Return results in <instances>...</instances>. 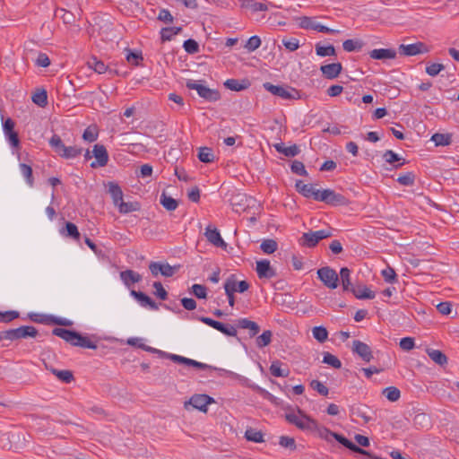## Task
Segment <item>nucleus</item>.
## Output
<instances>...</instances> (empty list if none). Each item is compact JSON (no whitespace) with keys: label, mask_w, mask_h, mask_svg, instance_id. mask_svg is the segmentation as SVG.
<instances>
[{"label":"nucleus","mask_w":459,"mask_h":459,"mask_svg":"<svg viewBox=\"0 0 459 459\" xmlns=\"http://www.w3.org/2000/svg\"><path fill=\"white\" fill-rule=\"evenodd\" d=\"M52 333L73 346L84 349H97V344L94 342L88 336H83L76 331L56 327L52 330Z\"/></svg>","instance_id":"1"},{"label":"nucleus","mask_w":459,"mask_h":459,"mask_svg":"<svg viewBox=\"0 0 459 459\" xmlns=\"http://www.w3.org/2000/svg\"><path fill=\"white\" fill-rule=\"evenodd\" d=\"M49 145L57 153L60 157L64 159H74L77 156L81 155L82 149L76 145L74 146H65L61 139V137L57 134H53V136L49 140Z\"/></svg>","instance_id":"2"},{"label":"nucleus","mask_w":459,"mask_h":459,"mask_svg":"<svg viewBox=\"0 0 459 459\" xmlns=\"http://www.w3.org/2000/svg\"><path fill=\"white\" fill-rule=\"evenodd\" d=\"M288 422L295 425L302 430H312L317 427L316 421L306 415L300 409L298 411H290L285 414Z\"/></svg>","instance_id":"3"},{"label":"nucleus","mask_w":459,"mask_h":459,"mask_svg":"<svg viewBox=\"0 0 459 459\" xmlns=\"http://www.w3.org/2000/svg\"><path fill=\"white\" fill-rule=\"evenodd\" d=\"M37 335L38 330L34 326L22 325L18 328L0 332V340H7L13 342L20 339H25L28 337L34 338Z\"/></svg>","instance_id":"4"},{"label":"nucleus","mask_w":459,"mask_h":459,"mask_svg":"<svg viewBox=\"0 0 459 459\" xmlns=\"http://www.w3.org/2000/svg\"><path fill=\"white\" fill-rule=\"evenodd\" d=\"M186 87L189 90L196 91L201 98L208 101H217L221 98V94L217 90L210 89L194 80H187Z\"/></svg>","instance_id":"5"},{"label":"nucleus","mask_w":459,"mask_h":459,"mask_svg":"<svg viewBox=\"0 0 459 459\" xmlns=\"http://www.w3.org/2000/svg\"><path fill=\"white\" fill-rule=\"evenodd\" d=\"M316 201L324 202L332 206H344L349 204V200L343 195L336 193L330 188L320 190Z\"/></svg>","instance_id":"6"},{"label":"nucleus","mask_w":459,"mask_h":459,"mask_svg":"<svg viewBox=\"0 0 459 459\" xmlns=\"http://www.w3.org/2000/svg\"><path fill=\"white\" fill-rule=\"evenodd\" d=\"M331 236L332 232L330 230L308 231L302 234L299 239V243L302 247H314L320 240L330 238Z\"/></svg>","instance_id":"7"},{"label":"nucleus","mask_w":459,"mask_h":459,"mask_svg":"<svg viewBox=\"0 0 459 459\" xmlns=\"http://www.w3.org/2000/svg\"><path fill=\"white\" fill-rule=\"evenodd\" d=\"M263 86L267 91L282 100H297L299 98V91L292 87L274 85L271 82H264Z\"/></svg>","instance_id":"8"},{"label":"nucleus","mask_w":459,"mask_h":459,"mask_svg":"<svg viewBox=\"0 0 459 459\" xmlns=\"http://www.w3.org/2000/svg\"><path fill=\"white\" fill-rule=\"evenodd\" d=\"M156 354L160 358L169 359L170 360H172L175 363L183 364L186 367H193L197 369H206L209 368V366L207 364H204V363H202V362H199L195 359H188V358H186V357H183L180 355L168 353V352L160 351V350H158V352H156Z\"/></svg>","instance_id":"9"},{"label":"nucleus","mask_w":459,"mask_h":459,"mask_svg":"<svg viewBox=\"0 0 459 459\" xmlns=\"http://www.w3.org/2000/svg\"><path fill=\"white\" fill-rule=\"evenodd\" d=\"M398 49L399 53L405 56H413L420 54H426L430 51V48L421 41H417L412 44H401Z\"/></svg>","instance_id":"10"},{"label":"nucleus","mask_w":459,"mask_h":459,"mask_svg":"<svg viewBox=\"0 0 459 459\" xmlns=\"http://www.w3.org/2000/svg\"><path fill=\"white\" fill-rule=\"evenodd\" d=\"M213 402V398L207 394H195L185 403L184 407L186 410H189V406H192L194 409L206 412L208 410L207 406Z\"/></svg>","instance_id":"11"},{"label":"nucleus","mask_w":459,"mask_h":459,"mask_svg":"<svg viewBox=\"0 0 459 459\" xmlns=\"http://www.w3.org/2000/svg\"><path fill=\"white\" fill-rule=\"evenodd\" d=\"M317 275L321 281L329 289H336L339 276L335 270L325 266L317 270Z\"/></svg>","instance_id":"12"},{"label":"nucleus","mask_w":459,"mask_h":459,"mask_svg":"<svg viewBox=\"0 0 459 459\" xmlns=\"http://www.w3.org/2000/svg\"><path fill=\"white\" fill-rule=\"evenodd\" d=\"M200 321L204 323L205 325L216 329L217 331L222 333L223 334L230 337H234L237 335V329L234 325L229 324H223L221 322L216 321L212 318L202 316L200 317Z\"/></svg>","instance_id":"13"},{"label":"nucleus","mask_w":459,"mask_h":459,"mask_svg":"<svg viewBox=\"0 0 459 459\" xmlns=\"http://www.w3.org/2000/svg\"><path fill=\"white\" fill-rule=\"evenodd\" d=\"M92 155L95 161L91 163L92 169L105 167L108 162V153L106 147L102 144H95L92 149Z\"/></svg>","instance_id":"14"},{"label":"nucleus","mask_w":459,"mask_h":459,"mask_svg":"<svg viewBox=\"0 0 459 459\" xmlns=\"http://www.w3.org/2000/svg\"><path fill=\"white\" fill-rule=\"evenodd\" d=\"M325 431L327 432L330 436L333 437L336 441H338L340 444H342L346 448L351 450L352 452H355V453H358V454H360L363 455H367V456L370 455V452L364 450L363 448L353 444L351 441H350L344 436L340 435L335 432H333L327 429H325Z\"/></svg>","instance_id":"15"},{"label":"nucleus","mask_w":459,"mask_h":459,"mask_svg":"<svg viewBox=\"0 0 459 459\" xmlns=\"http://www.w3.org/2000/svg\"><path fill=\"white\" fill-rule=\"evenodd\" d=\"M15 124L13 120L10 117L5 119L3 123V129L4 135L8 139L10 144L14 147L18 148L20 145V140L18 134L14 131Z\"/></svg>","instance_id":"16"},{"label":"nucleus","mask_w":459,"mask_h":459,"mask_svg":"<svg viewBox=\"0 0 459 459\" xmlns=\"http://www.w3.org/2000/svg\"><path fill=\"white\" fill-rule=\"evenodd\" d=\"M351 351L353 353L359 356L365 362H369L373 359L371 348L365 342L359 340L352 342Z\"/></svg>","instance_id":"17"},{"label":"nucleus","mask_w":459,"mask_h":459,"mask_svg":"<svg viewBox=\"0 0 459 459\" xmlns=\"http://www.w3.org/2000/svg\"><path fill=\"white\" fill-rule=\"evenodd\" d=\"M149 269L154 277L158 276L160 273L165 277H171L176 273V268L172 267L168 263L151 262Z\"/></svg>","instance_id":"18"},{"label":"nucleus","mask_w":459,"mask_h":459,"mask_svg":"<svg viewBox=\"0 0 459 459\" xmlns=\"http://www.w3.org/2000/svg\"><path fill=\"white\" fill-rule=\"evenodd\" d=\"M255 271L259 279H272L276 276L275 270L267 259L256 261Z\"/></svg>","instance_id":"19"},{"label":"nucleus","mask_w":459,"mask_h":459,"mask_svg":"<svg viewBox=\"0 0 459 459\" xmlns=\"http://www.w3.org/2000/svg\"><path fill=\"white\" fill-rule=\"evenodd\" d=\"M369 56L374 60L385 62L397 57V51L394 48H375L368 53Z\"/></svg>","instance_id":"20"},{"label":"nucleus","mask_w":459,"mask_h":459,"mask_svg":"<svg viewBox=\"0 0 459 459\" xmlns=\"http://www.w3.org/2000/svg\"><path fill=\"white\" fill-rule=\"evenodd\" d=\"M296 190L306 198H313L316 201L320 190L316 189L312 184H305L302 180H297L295 184Z\"/></svg>","instance_id":"21"},{"label":"nucleus","mask_w":459,"mask_h":459,"mask_svg":"<svg viewBox=\"0 0 459 459\" xmlns=\"http://www.w3.org/2000/svg\"><path fill=\"white\" fill-rule=\"evenodd\" d=\"M320 70L326 79L333 80L339 76L342 70V65L341 63H332L322 65Z\"/></svg>","instance_id":"22"},{"label":"nucleus","mask_w":459,"mask_h":459,"mask_svg":"<svg viewBox=\"0 0 459 459\" xmlns=\"http://www.w3.org/2000/svg\"><path fill=\"white\" fill-rule=\"evenodd\" d=\"M247 11L256 20L259 19V13L267 11V4L261 2L248 0L244 4Z\"/></svg>","instance_id":"23"},{"label":"nucleus","mask_w":459,"mask_h":459,"mask_svg":"<svg viewBox=\"0 0 459 459\" xmlns=\"http://www.w3.org/2000/svg\"><path fill=\"white\" fill-rule=\"evenodd\" d=\"M204 235L207 238V240L214 245L215 247H226V243L222 239L220 232L216 228H212L211 226H208L205 229Z\"/></svg>","instance_id":"24"},{"label":"nucleus","mask_w":459,"mask_h":459,"mask_svg":"<svg viewBox=\"0 0 459 459\" xmlns=\"http://www.w3.org/2000/svg\"><path fill=\"white\" fill-rule=\"evenodd\" d=\"M131 296H133L137 301L140 303L142 307H149L152 310H157L158 306L157 304L146 294L141 291H136L134 290H132L130 291Z\"/></svg>","instance_id":"25"},{"label":"nucleus","mask_w":459,"mask_h":459,"mask_svg":"<svg viewBox=\"0 0 459 459\" xmlns=\"http://www.w3.org/2000/svg\"><path fill=\"white\" fill-rule=\"evenodd\" d=\"M296 22V25L300 29H328L326 26L317 22L315 19L307 16L297 18Z\"/></svg>","instance_id":"26"},{"label":"nucleus","mask_w":459,"mask_h":459,"mask_svg":"<svg viewBox=\"0 0 459 459\" xmlns=\"http://www.w3.org/2000/svg\"><path fill=\"white\" fill-rule=\"evenodd\" d=\"M120 279L126 287L130 288L134 283L141 281L142 276L138 273L128 269L120 273Z\"/></svg>","instance_id":"27"},{"label":"nucleus","mask_w":459,"mask_h":459,"mask_svg":"<svg viewBox=\"0 0 459 459\" xmlns=\"http://www.w3.org/2000/svg\"><path fill=\"white\" fill-rule=\"evenodd\" d=\"M237 326L238 328L242 329H247L249 330V336L254 337L255 336L259 331L260 326L254 321H251L247 318H240L237 321Z\"/></svg>","instance_id":"28"},{"label":"nucleus","mask_w":459,"mask_h":459,"mask_svg":"<svg viewBox=\"0 0 459 459\" xmlns=\"http://www.w3.org/2000/svg\"><path fill=\"white\" fill-rule=\"evenodd\" d=\"M351 292L359 299H373L376 297L375 292L364 285L355 286Z\"/></svg>","instance_id":"29"},{"label":"nucleus","mask_w":459,"mask_h":459,"mask_svg":"<svg viewBox=\"0 0 459 459\" xmlns=\"http://www.w3.org/2000/svg\"><path fill=\"white\" fill-rule=\"evenodd\" d=\"M351 270L347 267H342L340 270V279L344 291H351L355 287L351 282Z\"/></svg>","instance_id":"30"},{"label":"nucleus","mask_w":459,"mask_h":459,"mask_svg":"<svg viewBox=\"0 0 459 459\" xmlns=\"http://www.w3.org/2000/svg\"><path fill=\"white\" fill-rule=\"evenodd\" d=\"M275 150L286 157H295L299 153V149L296 144L286 147L283 143H278L273 145Z\"/></svg>","instance_id":"31"},{"label":"nucleus","mask_w":459,"mask_h":459,"mask_svg":"<svg viewBox=\"0 0 459 459\" xmlns=\"http://www.w3.org/2000/svg\"><path fill=\"white\" fill-rule=\"evenodd\" d=\"M453 134L450 133L441 134L435 133L430 141H432L436 146H448L452 143Z\"/></svg>","instance_id":"32"},{"label":"nucleus","mask_w":459,"mask_h":459,"mask_svg":"<svg viewBox=\"0 0 459 459\" xmlns=\"http://www.w3.org/2000/svg\"><path fill=\"white\" fill-rule=\"evenodd\" d=\"M427 354L439 366H444L447 363V357L439 350L427 349Z\"/></svg>","instance_id":"33"},{"label":"nucleus","mask_w":459,"mask_h":459,"mask_svg":"<svg viewBox=\"0 0 459 459\" xmlns=\"http://www.w3.org/2000/svg\"><path fill=\"white\" fill-rule=\"evenodd\" d=\"M269 370L270 373L276 377H287L290 374L288 368H281V362L280 360L273 361Z\"/></svg>","instance_id":"34"},{"label":"nucleus","mask_w":459,"mask_h":459,"mask_svg":"<svg viewBox=\"0 0 459 459\" xmlns=\"http://www.w3.org/2000/svg\"><path fill=\"white\" fill-rule=\"evenodd\" d=\"M61 234L72 238L75 241H79L81 238V234L78 230L77 226L73 222H66L65 229L61 230Z\"/></svg>","instance_id":"35"},{"label":"nucleus","mask_w":459,"mask_h":459,"mask_svg":"<svg viewBox=\"0 0 459 459\" xmlns=\"http://www.w3.org/2000/svg\"><path fill=\"white\" fill-rule=\"evenodd\" d=\"M99 137V129L96 125L89 126L82 134V139L88 143L95 142Z\"/></svg>","instance_id":"36"},{"label":"nucleus","mask_w":459,"mask_h":459,"mask_svg":"<svg viewBox=\"0 0 459 459\" xmlns=\"http://www.w3.org/2000/svg\"><path fill=\"white\" fill-rule=\"evenodd\" d=\"M32 101L40 108H44L48 105V93L44 89L38 90L32 95Z\"/></svg>","instance_id":"37"},{"label":"nucleus","mask_w":459,"mask_h":459,"mask_svg":"<svg viewBox=\"0 0 459 459\" xmlns=\"http://www.w3.org/2000/svg\"><path fill=\"white\" fill-rule=\"evenodd\" d=\"M224 284H230L235 290V292L243 293L249 289V283L247 281H240L237 282L232 277L227 279Z\"/></svg>","instance_id":"38"},{"label":"nucleus","mask_w":459,"mask_h":459,"mask_svg":"<svg viewBox=\"0 0 459 459\" xmlns=\"http://www.w3.org/2000/svg\"><path fill=\"white\" fill-rule=\"evenodd\" d=\"M160 202L168 211H175L178 206V201L171 196L167 195L165 193L161 194Z\"/></svg>","instance_id":"39"},{"label":"nucleus","mask_w":459,"mask_h":459,"mask_svg":"<svg viewBox=\"0 0 459 459\" xmlns=\"http://www.w3.org/2000/svg\"><path fill=\"white\" fill-rule=\"evenodd\" d=\"M198 159L204 163H211L214 160V153L211 148L201 147L198 151Z\"/></svg>","instance_id":"40"},{"label":"nucleus","mask_w":459,"mask_h":459,"mask_svg":"<svg viewBox=\"0 0 459 459\" xmlns=\"http://www.w3.org/2000/svg\"><path fill=\"white\" fill-rule=\"evenodd\" d=\"M108 192L112 196L113 203L117 206L123 200V192L117 184L110 183Z\"/></svg>","instance_id":"41"},{"label":"nucleus","mask_w":459,"mask_h":459,"mask_svg":"<svg viewBox=\"0 0 459 459\" xmlns=\"http://www.w3.org/2000/svg\"><path fill=\"white\" fill-rule=\"evenodd\" d=\"M120 213H129L135 212L140 209V205L137 202L126 203L123 200L117 205Z\"/></svg>","instance_id":"42"},{"label":"nucleus","mask_w":459,"mask_h":459,"mask_svg":"<svg viewBox=\"0 0 459 459\" xmlns=\"http://www.w3.org/2000/svg\"><path fill=\"white\" fill-rule=\"evenodd\" d=\"M20 171H21L22 175L23 176V178H25L26 183L30 187H32L33 185H34V178H33V176H32V169H31V167L30 165L25 164V163H21L20 164Z\"/></svg>","instance_id":"43"},{"label":"nucleus","mask_w":459,"mask_h":459,"mask_svg":"<svg viewBox=\"0 0 459 459\" xmlns=\"http://www.w3.org/2000/svg\"><path fill=\"white\" fill-rule=\"evenodd\" d=\"M88 65L100 74L106 73L108 69V66L104 64V62L97 59L95 56L89 60Z\"/></svg>","instance_id":"44"},{"label":"nucleus","mask_w":459,"mask_h":459,"mask_svg":"<svg viewBox=\"0 0 459 459\" xmlns=\"http://www.w3.org/2000/svg\"><path fill=\"white\" fill-rule=\"evenodd\" d=\"M224 85L229 90L235 91H243L247 88V82H240L237 79H228L224 82Z\"/></svg>","instance_id":"45"},{"label":"nucleus","mask_w":459,"mask_h":459,"mask_svg":"<svg viewBox=\"0 0 459 459\" xmlns=\"http://www.w3.org/2000/svg\"><path fill=\"white\" fill-rule=\"evenodd\" d=\"M51 371L59 380L64 383L69 384L74 379V375L70 370H58L52 368Z\"/></svg>","instance_id":"46"},{"label":"nucleus","mask_w":459,"mask_h":459,"mask_svg":"<svg viewBox=\"0 0 459 459\" xmlns=\"http://www.w3.org/2000/svg\"><path fill=\"white\" fill-rule=\"evenodd\" d=\"M316 53L319 56H331L335 55L333 46H323L320 43L316 44Z\"/></svg>","instance_id":"47"},{"label":"nucleus","mask_w":459,"mask_h":459,"mask_svg":"<svg viewBox=\"0 0 459 459\" xmlns=\"http://www.w3.org/2000/svg\"><path fill=\"white\" fill-rule=\"evenodd\" d=\"M383 394L390 402H396L401 396V392L395 386H388L383 390Z\"/></svg>","instance_id":"48"},{"label":"nucleus","mask_w":459,"mask_h":459,"mask_svg":"<svg viewBox=\"0 0 459 459\" xmlns=\"http://www.w3.org/2000/svg\"><path fill=\"white\" fill-rule=\"evenodd\" d=\"M278 244L274 239H264L260 246V248L264 254L270 255L277 250Z\"/></svg>","instance_id":"49"},{"label":"nucleus","mask_w":459,"mask_h":459,"mask_svg":"<svg viewBox=\"0 0 459 459\" xmlns=\"http://www.w3.org/2000/svg\"><path fill=\"white\" fill-rule=\"evenodd\" d=\"M313 337L319 342H325L328 338V332L324 326H315L312 329Z\"/></svg>","instance_id":"50"},{"label":"nucleus","mask_w":459,"mask_h":459,"mask_svg":"<svg viewBox=\"0 0 459 459\" xmlns=\"http://www.w3.org/2000/svg\"><path fill=\"white\" fill-rule=\"evenodd\" d=\"M245 437L248 441H253L255 443H261L264 441V435L261 431L256 430L255 429H248L245 432Z\"/></svg>","instance_id":"51"},{"label":"nucleus","mask_w":459,"mask_h":459,"mask_svg":"<svg viewBox=\"0 0 459 459\" xmlns=\"http://www.w3.org/2000/svg\"><path fill=\"white\" fill-rule=\"evenodd\" d=\"M363 43L358 39H346L342 43L343 49L347 52L359 50Z\"/></svg>","instance_id":"52"},{"label":"nucleus","mask_w":459,"mask_h":459,"mask_svg":"<svg viewBox=\"0 0 459 459\" xmlns=\"http://www.w3.org/2000/svg\"><path fill=\"white\" fill-rule=\"evenodd\" d=\"M126 59L128 63H130L133 65H139L140 61L143 60V56L141 52H133L129 48H126Z\"/></svg>","instance_id":"53"},{"label":"nucleus","mask_w":459,"mask_h":459,"mask_svg":"<svg viewBox=\"0 0 459 459\" xmlns=\"http://www.w3.org/2000/svg\"><path fill=\"white\" fill-rule=\"evenodd\" d=\"M183 48L186 53L191 55L196 54L200 50L199 44L193 39L185 40Z\"/></svg>","instance_id":"54"},{"label":"nucleus","mask_w":459,"mask_h":459,"mask_svg":"<svg viewBox=\"0 0 459 459\" xmlns=\"http://www.w3.org/2000/svg\"><path fill=\"white\" fill-rule=\"evenodd\" d=\"M272 332L270 330L264 331L261 335L256 338V345L259 348L265 347L272 342Z\"/></svg>","instance_id":"55"},{"label":"nucleus","mask_w":459,"mask_h":459,"mask_svg":"<svg viewBox=\"0 0 459 459\" xmlns=\"http://www.w3.org/2000/svg\"><path fill=\"white\" fill-rule=\"evenodd\" d=\"M323 362L332 366L334 368H340L342 367L341 360L334 355L325 352L323 357Z\"/></svg>","instance_id":"56"},{"label":"nucleus","mask_w":459,"mask_h":459,"mask_svg":"<svg viewBox=\"0 0 459 459\" xmlns=\"http://www.w3.org/2000/svg\"><path fill=\"white\" fill-rule=\"evenodd\" d=\"M415 176L412 172H407L397 178V182L402 186H410L414 184Z\"/></svg>","instance_id":"57"},{"label":"nucleus","mask_w":459,"mask_h":459,"mask_svg":"<svg viewBox=\"0 0 459 459\" xmlns=\"http://www.w3.org/2000/svg\"><path fill=\"white\" fill-rule=\"evenodd\" d=\"M20 314L18 311L9 310L5 312H0V322L10 323L13 320L18 318Z\"/></svg>","instance_id":"58"},{"label":"nucleus","mask_w":459,"mask_h":459,"mask_svg":"<svg viewBox=\"0 0 459 459\" xmlns=\"http://www.w3.org/2000/svg\"><path fill=\"white\" fill-rule=\"evenodd\" d=\"M191 293L198 299H205L207 296V289L202 284H194L191 287Z\"/></svg>","instance_id":"59"},{"label":"nucleus","mask_w":459,"mask_h":459,"mask_svg":"<svg viewBox=\"0 0 459 459\" xmlns=\"http://www.w3.org/2000/svg\"><path fill=\"white\" fill-rule=\"evenodd\" d=\"M445 69V65L438 63H433L426 66V73L430 76H437L441 71Z\"/></svg>","instance_id":"60"},{"label":"nucleus","mask_w":459,"mask_h":459,"mask_svg":"<svg viewBox=\"0 0 459 459\" xmlns=\"http://www.w3.org/2000/svg\"><path fill=\"white\" fill-rule=\"evenodd\" d=\"M261 45V39L258 36H252L245 44V48L249 51L253 52L257 49Z\"/></svg>","instance_id":"61"},{"label":"nucleus","mask_w":459,"mask_h":459,"mask_svg":"<svg viewBox=\"0 0 459 459\" xmlns=\"http://www.w3.org/2000/svg\"><path fill=\"white\" fill-rule=\"evenodd\" d=\"M290 169L293 173L299 176H307V174L303 162L299 160H293Z\"/></svg>","instance_id":"62"},{"label":"nucleus","mask_w":459,"mask_h":459,"mask_svg":"<svg viewBox=\"0 0 459 459\" xmlns=\"http://www.w3.org/2000/svg\"><path fill=\"white\" fill-rule=\"evenodd\" d=\"M310 386L321 395L326 396L329 393L328 388L319 380H312Z\"/></svg>","instance_id":"63"},{"label":"nucleus","mask_w":459,"mask_h":459,"mask_svg":"<svg viewBox=\"0 0 459 459\" xmlns=\"http://www.w3.org/2000/svg\"><path fill=\"white\" fill-rule=\"evenodd\" d=\"M283 46L290 51H295L299 48V41L295 38L282 39Z\"/></svg>","instance_id":"64"}]
</instances>
